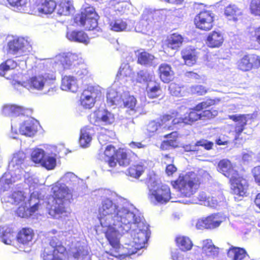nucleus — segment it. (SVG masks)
I'll return each mask as SVG.
<instances>
[{
	"label": "nucleus",
	"instance_id": "39448f33",
	"mask_svg": "<svg viewBox=\"0 0 260 260\" xmlns=\"http://www.w3.org/2000/svg\"><path fill=\"white\" fill-rule=\"evenodd\" d=\"M108 104L110 106H116L119 107H126L134 110L136 104V100L134 96L130 95L124 87L118 88L114 85L109 89L107 94Z\"/></svg>",
	"mask_w": 260,
	"mask_h": 260
},
{
	"label": "nucleus",
	"instance_id": "bf43d9fd",
	"mask_svg": "<svg viewBox=\"0 0 260 260\" xmlns=\"http://www.w3.org/2000/svg\"><path fill=\"white\" fill-rule=\"evenodd\" d=\"M48 249H46L43 254L44 260H67L66 258H63L64 255L63 253L56 254L49 253Z\"/></svg>",
	"mask_w": 260,
	"mask_h": 260
},
{
	"label": "nucleus",
	"instance_id": "4c0bfd02",
	"mask_svg": "<svg viewBox=\"0 0 260 260\" xmlns=\"http://www.w3.org/2000/svg\"><path fill=\"white\" fill-rule=\"evenodd\" d=\"M57 13L61 15H69L74 12L73 2L70 0H62L56 5Z\"/></svg>",
	"mask_w": 260,
	"mask_h": 260
},
{
	"label": "nucleus",
	"instance_id": "4be33fe9",
	"mask_svg": "<svg viewBox=\"0 0 260 260\" xmlns=\"http://www.w3.org/2000/svg\"><path fill=\"white\" fill-rule=\"evenodd\" d=\"M218 169L220 172L230 179L238 174L231 162L226 159H223L219 162Z\"/></svg>",
	"mask_w": 260,
	"mask_h": 260
},
{
	"label": "nucleus",
	"instance_id": "69168bd1",
	"mask_svg": "<svg viewBox=\"0 0 260 260\" xmlns=\"http://www.w3.org/2000/svg\"><path fill=\"white\" fill-rule=\"evenodd\" d=\"M252 69H258L260 67V56L256 54H249Z\"/></svg>",
	"mask_w": 260,
	"mask_h": 260
},
{
	"label": "nucleus",
	"instance_id": "c9c22d12",
	"mask_svg": "<svg viewBox=\"0 0 260 260\" xmlns=\"http://www.w3.org/2000/svg\"><path fill=\"white\" fill-rule=\"evenodd\" d=\"M46 249H48L49 253H54L55 254L60 253L61 255V253H63L65 251V248L61 245L60 240L56 236L51 238L50 241V246L46 247L44 251Z\"/></svg>",
	"mask_w": 260,
	"mask_h": 260
},
{
	"label": "nucleus",
	"instance_id": "393cba45",
	"mask_svg": "<svg viewBox=\"0 0 260 260\" xmlns=\"http://www.w3.org/2000/svg\"><path fill=\"white\" fill-rule=\"evenodd\" d=\"M67 38L70 41L83 43L85 45L89 43L88 36L81 30H70L66 34Z\"/></svg>",
	"mask_w": 260,
	"mask_h": 260
},
{
	"label": "nucleus",
	"instance_id": "8fccbe9b",
	"mask_svg": "<svg viewBox=\"0 0 260 260\" xmlns=\"http://www.w3.org/2000/svg\"><path fill=\"white\" fill-rule=\"evenodd\" d=\"M225 198L222 194H219L217 197H208V201L205 203V206L212 208H217L224 204Z\"/></svg>",
	"mask_w": 260,
	"mask_h": 260
},
{
	"label": "nucleus",
	"instance_id": "9d476101",
	"mask_svg": "<svg viewBox=\"0 0 260 260\" xmlns=\"http://www.w3.org/2000/svg\"><path fill=\"white\" fill-rule=\"evenodd\" d=\"M100 158L103 161L102 167L104 171H111L110 169L114 168L117 162L122 166H126L129 162L125 152L119 150L115 153V149L111 145L106 147L104 153L100 155Z\"/></svg>",
	"mask_w": 260,
	"mask_h": 260
},
{
	"label": "nucleus",
	"instance_id": "7ed1b4c3",
	"mask_svg": "<svg viewBox=\"0 0 260 260\" xmlns=\"http://www.w3.org/2000/svg\"><path fill=\"white\" fill-rule=\"evenodd\" d=\"M51 191L53 194V204L50 208L48 207V213L53 218H59L61 215L66 214L65 204L72 198V192L65 184L59 181L53 185Z\"/></svg>",
	"mask_w": 260,
	"mask_h": 260
},
{
	"label": "nucleus",
	"instance_id": "0e129e2a",
	"mask_svg": "<svg viewBox=\"0 0 260 260\" xmlns=\"http://www.w3.org/2000/svg\"><path fill=\"white\" fill-rule=\"evenodd\" d=\"M178 113H173L171 115L169 114L164 115L160 119L161 127L162 126L163 128H166L167 126H168V124L167 123L172 118L174 117L178 118Z\"/></svg>",
	"mask_w": 260,
	"mask_h": 260
},
{
	"label": "nucleus",
	"instance_id": "473e14b6",
	"mask_svg": "<svg viewBox=\"0 0 260 260\" xmlns=\"http://www.w3.org/2000/svg\"><path fill=\"white\" fill-rule=\"evenodd\" d=\"M160 78L164 83H169L174 78V73L170 66L161 64L159 67Z\"/></svg>",
	"mask_w": 260,
	"mask_h": 260
},
{
	"label": "nucleus",
	"instance_id": "864d4df0",
	"mask_svg": "<svg viewBox=\"0 0 260 260\" xmlns=\"http://www.w3.org/2000/svg\"><path fill=\"white\" fill-rule=\"evenodd\" d=\"M224 13L228 16L232 17L234 20L235 21L237 20V17L242 14V11L235 5H230L226 7Z\"/></svg>",
	"mask_w": 260,
	"mask_h": 260
},
{
	"label": "nucleus",
	"instance_id": "423d86ee",
	"mask_svg": "<svg viewBox=\"0 0 260 260\" xmlns=\"http://www.w3.org/2000/svg\"><path fill=\"white\" fill-rule=\"evenodd\" d=\"M200 182L197 174L190 172L180 176L176 181H172L173 187L177 190L181 197H190L198 189Z\"/></svg>",
	"mask_w": 260,
	"mask_h": 260
},
{
	"label": "nucleus",
	"instance_id": "cd10ccee",
	"mask_svg": "<svg viewBox=\"0 0 260 260\" xmlns=\"http://www.w3.org/2000/svg\"><path fill=\"white\" fill-rule=\"evenodd\" d=\"M223 36L219 31H213L209 34L206 44L210 48H218L223 42Z\"/></svg>",
	"mask_w": 260,
	"mask_h": 260
},
{
	"label": "nucleus",
	"instance_id": "aec40b11",
	"mask_svg": "<svg viewBox=\"0 0 260 260\" xmlns=\"http://www.w3.org/2000/svg\"><path fill=\"white\" fill-rule=\"evenodd\" d=\"M229 118L235 122V139L237 140L241 139L240 136L247 124V116L245 115L235 114L229 116Z\"/></svg>",
	"mask_w": 260,
	"mask_h": 260
},
{
	"label": "nucleus",
	"instance_id": "0eeeda50",
	"mask_svg": "<svg viewBox=\"0 0 260 260\" xmlns=\"http://www.w3.org/2000/svg\"><path fill=\"white\" fill-rule=\"evenodd\" d=\"M55 79V76L53 73H45L31 77L27 82L20 83V82L14 81L13 85L18 90L25 87L29 91H42L48 88Z\"/></svg>",
	"mask_w": 260,
	"mask_h": 260
},
{
	"label": "nucleus",
	"instance_id": "052dcab7",
	"mask_svg": "<svg viewBox=\"0 0 260 260\" xmlns=\"http://www.w3.org/2000/svg\"><path fill=\"white\" fill-rule=\"evenodd\" d=\"M250 9L252 14L260 17V0H252Z\"/></svg>",
	"mask_w": 260,
	"mask_h": 260
},
{
	"label": "nucleus",
	"instance_id": "a211bd4d",
	"mask_svg": "<svg viewBox=\"0 0 260 260\" xmlns=\"http://www.w3.org/2000/svg\"><path fill=\"white\" fill-rule=\"evenodd\" d=\"M90 120L95 125H108L114 122L115 116L108 110H101L94 112L91 115Z\"/></svg>",
	"mask_w": 260,
	"mask_h": 260
},
{
	"label": "nucleus",
	"instance_id": "2f4dec72",
	"mask_svg": "<svg viewBox=\"0 0 260 260\" xmlns=\"http://www.w3.org/2000/svg\"><path fill=\"white\" fill-rule=\"evenodd\" d=\"M56 8V4L53 0L42 1L37 6V9L40 14H50Z\"/></svg>",
	"mask_w": 260,
	"mask_h": 260
},
{
	"label": "nucleus",
	"instance_id": "72a5a7b5",
	"mask_svg": "<svg viewBox=\"0 0 260 260\" xmlns=\"http://www.w3.org/2000/svg\"><path fill=\"white\" fill-rule=\"evenodd\" d=\"M194 109L184 117L175 118L172 120V123H173V124H176L183 122L185 124H190L193 121L201 119V115L200 113H198Z\"/></svg>",
	"mask_w": 260,
	"mask_h": 260
},
{
	"label": "nucleus",
	"instance_id": "a18cd8bd",
	"mask_svg": "<svg viewBox=\"0 0 260 260\" xmlns=\"http://www.w3.org/2000/svg\"><path fill=\"white\" fill-rule=\"evenodd\" d=\"M154 77L153 73L149 72L146 70H141L137 73L136 81L139 83H148L153 81Z\"/></svg>",
	"mask_w": 260,
	"mask_h": 260
},
{
	"label": "nucleus",
	"instance_id": "09e8293b",
	"mask_svg": "<svg viewBox=\"0 0 260 260\" xmlns=\"http://www.w3.org/2000/svg\"><path fill=\"white\" fill-rule=\"evenodd\" d=\"M237 67L238 69L244 72L252 69L249 54L245 55L237 61Z\"/></svg>",
	"mask_w": 260,
	"mask_h": 260
},
{
	"label": "nucleus",
	"instance_id": "c85d7f7f",
	"mask_svg": "<svg viewBox=\"0 0 260 260\" xmlns=\"http://www.w3.org/2000/svg\"><path fill=\"white\" fill-rule=\"evenodd\" d=\"M18 180L12 173L6 172L0 178V197L7 191L12 184Z\"/></svg>",
	"mask_w": 260,
	"mask_h": 260
},
{
	"label": "nucleus",
	"instance_id": "f03ea898",
	"mask_svg": "<svg viewBox=\"0 0 260 260\" xmlns=\"http://www.w3.org/2000/svg\"><path fill=\"white\" fill-rule=\"evenodd\" d=\"M2 203L6 206L19 205L16 211L18 216L27 218L38 210L40 200L38 193L33 192L28 197L27 193L22 191H14L11 194L4 196L1 199Z\"/></svg>",
	"mask_w": 260,
	"mask_h": 260
},
{
	"label": "nucleus",
	"instance_id": "a878e982",
	"mask_svg": "<svg viewBox=\"0 0 260 260\" xmlns=\"http://www.w3.org/2000/svg\"><path fill=\"white\" fill-rule=\"evenodd\" d=\"M202 253L209 258H214L219 253V248L216 247L212 240L206 239L203 241Z\"/></svg>",
	"mask_w": 260,
	"mask_h": 260
},
{
	"label": "nucleus",
	"instance_id": "c756f323",
	"mask_svg": "<svg viewBox=\"0 0 260 260\" xmlns=\"http://www.w3.org/2000/svg\"><path fill=\"white\" fill-rule=\"evenodd\" d=\"M228 256L233 260H249V257L244 249L233 246L229 249Z\"/></svg>",
	"mask_w": 260,
	"mask_h": 260
},
{
	"label": "nucleus",
	"instance_id": "1a4fd4ad",
	"mask_svg": "<svg viewBox=\"0 0 260 260\" xmlns=\"http://www.w3.org/2000/svg\"><path fill=\"white\" fill-rule=\"evenodd\" d=\"M25 154L22 151H18L14 153L11 160L9 164L8 173H12L17 179H20L22 176L25 178V182L30 186L35 187L38 180L34 179L32 177L26 178L25 170Z\"/></svg>",
	"mask_w": 260,
	"mask_h": 260
},
{
	"label": "nucleus",
	"instance_id": "f704fd0d",
	"mask_svg": "<svg viewBox=\"0 0 260 260\" xmlns=\"http://www.w3.org/2000/svg\"><path fill=\"white\" fill-rule=\"evenodd\" d=\"M78 246L76 245L72 251L74 260H90L88 252L86 247L81 245L80 243H78Z\"/></svg>",
	"mask_w": 260,
	"mask_h": 260
},
{
	"label": "nucleus",
	"instance_id": "de8ad7c7",
	"mask_svg": "<svg viewBox=\"0 0 260 260\" xmlns=\"http://www.w3.org/2000/svg\"><path fill=\"white\" fill-rule=\"evenodd\" d=\"M14 11L23 12L26 10L27 0H7Z\"/></svg>",
	"mask_w": 260,
	"mask_h": 260
},
{
	"label": "nucleus",
	"instance_id": "603ef678",
	"mask_svg": "<svg viewBox=\"0 0 260 260\" xmlns=\"http://www.w3.org/2000/svg\"><path fill=\"white\" fill-rule=\"evenodd\" d=\"M45 156V152L44 150L35 148L31 152V159L34 162L41 165Z\"/></svg>",
	"mask_w": 260,
	"mask_h": 260
},
{
	"label": "nucleus",
	"instance_id": "ea45409f",
	"mask_svg": "<svg viewBox=\"0 0 260 260\" xmlns=\"http://www.w3.org/2000/svg\"><path fill=\"white\" fill-rule=\"evenodd\" d=\"M175 241L177 246L182 251H189L192 247V242L188 237L179 236L176 237Z\"/></svg>",
	"mask_w": 260,
	"mask_h": 260
},
{
	"label": "nucleus",
	"instance_id": "5701e85b",
	"mask_svg": "<svg viewBox=\"0 0 260 260\" xmlns=\"http://www.w3.org/2000/svg\"><path fill=\"white\" fill-rule=\"evenodd\" d=\"M60 88L62 90L76 92L79 88L78 81L72 76H64L62 77Z\"/></svg>",
	"mask_w": 260,
	"mask_h": 260
},
{
	"label": "nucleus",
	"instance_id": "2eb2a0df",
	"mask_svg": "<svg viewBox=\"0 0 260 260\" xmlns=\"http://www.w3.org/2000/svg\"><path fill=\"white\" fill-rule=\"evenodd\" d=\"M214 14L209 10L201 11L194 18L197 28L203 30H210L213 26Z\"/></svg>",
	"mask_w": 260,
	"mask_h": 260
},
{
	"label": "nucleus",
	"instance_id": "5fc2aeb1",
	"mask_svg": "<svg viewBox=\"0 0 260 260\" xmlns=\"http://www.w3.org/2000/svg\"><path fill=\"white\" fill-rule=\"evenodd\" d=\"M79 180L76 175L72 172H68L66 173L59 180L60 182L64 184H69L70 185H74Z\"/></svg>",
	"mask_w": 260,
	"mask_h": 260
},
{
	"label": "nucleus",
	"instance_id": "338daca9",
	"mask_svg": "<svg viewBox=\"0 0 260 260\" xmlns=\"http://www.w3.org/2000/svg\"><path fill=\"white\" fill-rule=\"evenodd\" d=\"M159 127H161V124L159 122L152 121L149 123L147 125V129L150 133H153L157 131Z\"/></svg>",
	"mask_w": 260,
	"mask_h": 260
},
{
	"label": "nucleus",
	"instance_id": "e433bc0d",
	"mask_svg": "<svg viewBox=\"0 0 260 260\" xmlns=\"http://www.w3.org/2000/svg\"><path fill=\"white\" fill-rule=\"evenodd\" d=\"M108 24L109 28L114 31L120 32L128 30L126 21L121 18L110 20Z\"/></svg>",
	"mask_w": 260,
	"mask_h": 260
},
{
	"label": "nucleus",
	"instance_id": "c03bdc74",
	"mask_svg": "<svg viewBox=\"0 0 260 260\" xmlns=\"http://www.w3.org/2000/svg\"><path fill=\"white\" fill-rule=\"evenodd\" d=\"M147 95L151 99L158 97L161 92L159 84L155 81L148 84L147 87Z\"/></svg>",
	"mask_w": 260,
	"mask_h": 260
},
{
	"label": "nucleus",
	"instance_id": "6ab92c4d",
	"mask_svg": "<svg viewBox=\"0 0 260 260\" xmlns=\"http://www.w3.org/2000/svg\"><path fill=\"white\" fill-rule=\"evenodd\" d=\"M37 124L38 122L36 120L31 117H27L20 124L19 132L22 135L32 137L37 131Z\"/></svg>",
	"mask_w": 260,
	"mask_h": 260
},
{
	"label": "nucleus",
	"instance_id": "58836bf2",
	"mask_svg": "<svg viewBox=\"0 0 260 260\" xmlns=\"http://www.w3.org/2000/svg\"><path fill=\"white\" fill-rule=\"evenodd\" d=\"M225 220V217L220 214H212L206 217L208 229H213L218 227Z\"/></svg>",
	"mask_w": 260,
	"mask_h": 260
},
{
	"label": "nucleus",
	"instance_id": "20e7f679",
	"mask_svg": "<svg viewBox=\"0 0 260 260\" xmlns=\"http://www.w3.org/2000/svg\"><path fill=\"white\" fill-rule=\"evenodd\" d=\"M82 62V58L78 54L70 52L57 55L51 60L53 67L59 72L72 70L75 68L74 72L81 79L83 78L88 74V71L85 68L76 67Z\"/></svg>",
	"mask_w": 260,
	"mask_h": 260
},
{
	"label": "nucleus",
	"instance_id": "b1692460",
	"mask_svg": "<svg viewBox=\"0 0 260 260\" xmlns=\"http://www.w3.org/2000/svg\"><path fill=\"white\" fill-rule=\"evenodd\" d=\"M28 111V109L21 106L8 104L3 106L2 113L7 116H16L27 114Z\"/></svg>",
	"mask_w": 260,
	"mask_h": 260
},
{
	"label": "nucleus",
	"instance_id": "7c9ffc66",
	"mask_svg": "<svg viewBox=\"0 0 260 260\" xmlns=\"http://www.w3.org/2000/svg\"><path fill=\"white\" fill-rule=\"evenodd\" d=\"M0 238L5 244L11 245L15 240V235L11 228L7 225L0 226Z\"/></svg>",
	"mask_w": 260,
	"mask_h": 260
},
{
	"label": "nucleus",
	"instance_id": "ddd939ff",
	"mask_svg": "<svg viewBox=\"0 0 260 260\" xmlns=\"http://www.w3.org/2000/svg\"><path fill=\"white\" fill-rule=\"evenodd\" d=\"M232 192L235 194L236 200L240 201L247 196L248 185L246 179L239 174L230 179Z\"/></svg>",
	"mask_w": 260,
	"mask_h": 260
},
{
	"label": "nucleus",
	"instance_id": "4468645a",
	"mask_svg": "<svg viewBox=\"0 0 260 260\" xmlns=\"http://www.w3.org/2000/svg\"><path fill=\"white\" fill-rule=\"evenodd\" d=\"M101 95V89L100 86H89L81 94V104L85 108L90 109L94 106L96 99Z\"/></svg>",
	"mask_w": 260,
	"mask_h": 260
},
{
	"label": "nucleus",
	"instance_id": "f3484780",
	"mask_svg": "<svg viewBox=\"0 0 260 260\" xmlns=\"http://www.w3.org/2000/svg\"><path fill=\"white\" fill-rule=\"evenodd\" d=\"M34 236V233L31 229H23L17 236V248L20 251H28L25 249V247L31 244Z\"/></svg>",
	"mask_w": 260,
	"mask_h": 260
},
{
	"label": "nucleus",
	"instance_id": "680f3d73",
	"mask_svg": "<svg viewBox=\"0 0 260 260\" xmlns=\"http://www.w3.org/2000/svg\"><path fill=\"white\" fill-rule=\"evenodd\" d=\"M197 146L198 152L201 150V147H203L206 150H210L212 149L213 143L211 142L208 141L206 140H201L196 143Z\"/></svg>",
	"mask_w": 260,
	"mask_h": 260
},
{
	"label": "nucleus",
	"instance_id": "dca6fc26",
	"mask_svg": "<svg viewBox=\"0 0 260 260\" xmlns=\"http://www.w3.org/2000/svg\"><path fill=\"white\" fill-rule=\"evenodd\" d=\"M25 59L21 60L18 63L16 60L12 59H9L0 65V76L5 77L7 79L13 78V73L14 70L17 67L23 68L25 66Z\"/></svg>",
	"mask_w": 260,
	"mask_h": 260
},
{
	"label": "nucleus",
	"instance_id": "a19ab883",
	"mask_svg": "<svg viewBox=\"0 0 260 260\" xmlns=\"http://www.w3.org/2000/svg\"><path fill=\"white\" fill-rule=\"evenodd\" d=\"M181 54L185 64L191 66L196 62L197 55L194 50L185 48L182 51Z\"/></svg>",
	"mask_w": 260,
	"mask_h": 260
},
{
	"label": "nucleus",
	"instance_id": "6e6d98bb",
	"mask_svg": "<svg viewBox=\"0 0 260 260\" xmlns=\"http://www.w3.org/2000/svg\"><path fill=\"white\" fill-rule=\"evenodd\" d=\"M133 69L131 66L127 64L123 63L121 64L117 76L118 78L122 77H129L132 74Z\"/></svg>",
	"mask_w": 260,
	"mask_h": 260
},
{
	"label": "nucleus",
	"instance_id": "4d7b16f0",
	"mask_svg": "<svg viewBox=\"0 0 260 260\" xmlns=\"http://www.w3.org/2000/svg\"><path fill=\"white\" fill-rule=\"evenodd\" d=\"M183 89L184 87H181L175 83H171L169 87L170 93L175 96H182L184 93Z\"/></svg>",
	"mask_w": 260,
	"mask_h": 260
},
{
	"label": "nucleus",
	"instance_id": "bb28decb",
	"mask_svg": "<svg viewBox=\"0 0 260 260\" xmlns=\"http://www.w3.org/2000/svg\"><path fill=\"white\" fill-rule=\"evenodd\" d=\"M94 132L90 126H85L81 129L79 143L81 147L85 148L90 145Z\"/></svg>",
	"mask_w": 260,
	"mask_h": 260
},
{
	"label": "nucleus",
	"instance_id": "3c124183",
	"mask_svg": "<svg viewBox=\"0 0 260 260\" xmlns=\"http://www.w3.org/2000/svg\"><path fill=\"white\" fill-rule=\"evenodd\" d=\"M145 167L141 164L131 166L127 171V174L134 178H139L143 173Z\"/></svg>",
	"mask_w": 260,
	"mask_h": 260
},
{
	"label": "nucleus",
	"instance_id": "49530a36",
	"mask_svg": "<svg viewBox=\"0 0 260 260\" xmlns=\"http://www.w3.org/2000/svg\"><path fill=\"white\" fill-rule=\"evenodd\" d=\"M147 18L145 16L137 24L135 30L137 32L142 34H148L151 29L152 23L147 22Z\"/></svg>",
	"mask_w": 260,
	"mask_h": 260
},
{
	"label": "nucleus",
	"instance_id": "412c9836",
	"mask_svg": "<svg viewBox=\"0 0 260 260\" xmlns=\"http://www.w3.org/2000/svg\"><path fill=\"white\" fill-rule=\"evenodd\" d=\"M183 42V38L178 34H173L168 40L167 43L164 45V50L166 53L172 55L174 52H171L177 50L181 45Z\"/></svg>",
	"mask_w": 260,
	"mask_h": 260
},
{
	"label": "nucleus",
	"instance_id": "e2e57ef3",
	"mask_svg": "<svg viewBox=\"0 0 260 260\" xmlns=\"http://www.w3.org/2000/svg\"><path fill=\"white\" fill-rule=\"evenodd\" d=\"M214 103L215 101L214 100L211 99L207 100L198 104L195 107V110L199 112L214 105Z\"/></svg>",
	"mask_w": 260,
	"mask_h": 260
},
{
	"label": "nucleus",
	"instance_id": "9b49d317",
	"mask_svg": "<svg viewBox=\"0 0 260 260\" xmlns=\"http://www.w3.org/2000/svg\"><path fill=\"white\" fill-rule=\"evenodd\" d=\"M97 18L98 15L94 9L86 4L82 8L81 13L76 16L75 21L86 29L90 30L98 26Z\"/></svg>",
	"mask_w": 260,
	"mask_h": 260
},
{
	"label": "nucleus",
	"instance_id": "37998d69",
	"mask_svg": "<svg viewBox=\"0 0 260 260\" xmlns=\"http://www.w3.org/2000/svg\"><path fill=\"white\" fill-rule=\"evenodd\" d=\"M155 58L146 52H141L138 55V62L144 65L153 66L156 64Z\"/></svg>",
	"mask_w": 260,
	"mask_h": 260
},
{
	"label": "nucleus",
	"instance_id": "774afa93",
	"mask_svg": "<svg viewBox=\"0 0 260 260\" xmlns=\"http://www.w3.org/2000/svg\"><path fill=\"white\" fill-rule=\"evenodd\" d=\"M201 115V119L208 118L210 119L214 117L217 115V111L216 110H204L200 113Z\"/></svg>",
	"mask_w": 260,
	"mask_h": 260
},
{
	"label": "nucleus",
	"instance_id": "f257e3e1",
	"mask_svg": "<svg viewBox=\"0 0 260 260\" xmlns=\"http://www.w3.org/2000/svg\"><path fill=\"white\" fill-rule=\"evenodd\" d=\"M99 208L98 217L102 232L112 246L111 254L106 252L107 260H123L145 247L149 238V225L132 204L115 193L106 190Z\"/></svg>",
	"mask_w": 260,
	"mask_h": 260
},
{
	"label": "nucleus",
	"instance_id": "13d9d810",
	"mask_svg": "<svg viewBox=\"0 0 260 260\" xmlns=\"http://www.w3.org/2000/svg\"><path fill=\"white\" fill-rule=\"evenodd\" d=\"M41 166L47 170L53 169L56 166V159L53 156L46 155Z\"/></svg>",
	"mask_w": 260,
	"mask_h": 260
},
{
	"label": "nucleus",
	"instance_id": "79ce46f5",
	"mask_svg": "<svg viewBox=\"0 0 260 260\" xmlns=\"http://www.w3.org/2000/svg\"><path fill=\"white\" fill-rule=\"evenodd\" d=\"M165 137L168 138L167 141H164L161 145L162 149H169L170 147L175 148L178 146V142L177 141V133L176 132H173L169 135L165 136Z\"/></svg>",
	"mask_w": 260,
	"mask_h": 260
},
{
	"label": "nucleus",
	"instance_id": "f8f14e48",
	"mask_svg": "<svg viewBox=\"0 0 260 260\" xmlns=\"http://www.w3.org/2000/svg\"><path fill=\"white\" fill-rule=\"evenodd\" d=\"M7 47L8 53L16 56L27 54L31 48L28 38L17 37L9 40Z\"/></svg>",
	"mask_w": 260,
	"mask_h": 260
},
{
	"label": "nucleus",
	"instance_id": "6e6552de",
	"mask_svg": "<svg viewBox=\"0 0 260 260\" xmlns=\"http://www.w3.org/2000/svg\"><path fill=\"white\" fill-rule=\"evenodd\" d=\"M149 189L148 198L150 202L154 204L156 203L165 204L170 200L172 202H180V201L174 200L171 195L170 187L165 184H160L153 178H150L148 182Z\"/></svg>",
	"mask_w": 260,
	"mask_h": 260
}]
</instances>
